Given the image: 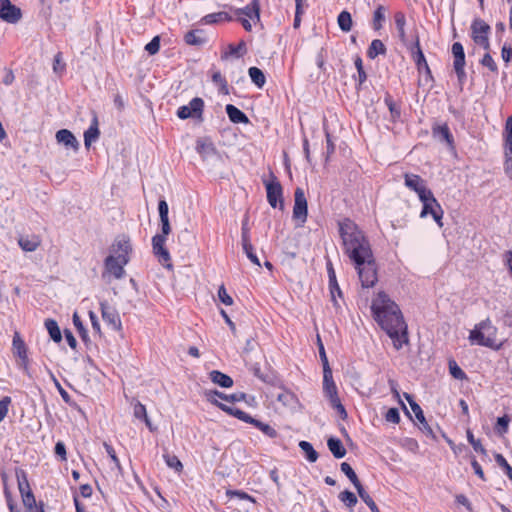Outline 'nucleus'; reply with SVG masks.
I'll list each match as a JSON object with an SVG mask.
<instances>
[{"label": "nucleus", "instance_id": "obj_20", "mask_svg": "<svg viewBox=\"0 0 512 512\" xmlns=\"http://www.w3.org/2000/svg\"><path fill=\"white\" fill-rule=\"evenodd\" d=\"M55 137L57 142L64 145L67 149H72L75 152L79 150L80 144L70 130L61 129L56 132Z\"/></svg>", "mask_w": 512, "mask_h": 512}, {"label": "nucleus", "instance_id": "obj_5", "mask_svg": "<svg viewBox=\"0 0 512 512\" xmlns=\"http://www.w3.org/2000/svg\"><path fill=\"white\" fill-rule=\"evenodd\" d=\"M493 327L490 322L482 321L470 332L469 339L473 343H477L481 346L493 347L495 345V339L490 333Z\"/></svg>", "mask_w": 512, "mask_h": 512}, {"label": "nucleus", "instance_id": "obj_33", "mask_svg": "<svg viewBox=\"0 0 512 512\" xmlns=\"http://www.w3.org/2000/svg\"><path fill=\"white\" fill-rule=\"evenodd\" d=\"M45 327L54 342L59 343L62 340L60 328L55 320L46 319Z\"/></svg>", "mask_w": 512, "mask_h": 512}, {"label": "nucleus", "instance_id": "obj_4", "mask_svg": "<svg viewBox=\"0 0 512 512\" xmlns=\"http://www.w3.org/2000/svg\"><path fill=\"white\" fill-rule=\"evenodd\" d=\"M129 263L127 258L123 256L114 257L112 255H108L104 260V271L102 273V278L105 279L108 277H113L114 279H122L126 275V271L124 267Z\"/></svg>", "mask_w": 512, "mask_h": 512}, {"label": "nucleus", "instance_id": "obj_21", "mask_svg": "<svg viewBox=\"0 0 512 512\" xmlns=\"http://www.w3.org/2000/svg\"><path fill=\"white\" fill-rule=\"evenodd\" d=\"M420 201L423 204L420 217L424 218L427 215H433V213H436L438 209H441V205L437 201V199L434 197L432 191L430 192V195H425L423 198H420Z\"/></svg>", "mask_w": 512, "mask_h": 512}, {"label": "nucleus", "instance_id": "obj_26", "mask_svg": "<svg viewBox=\"0 0 512 512\" xmlns=\"http://www.w3.org/2000/svg\"><path fill=\"white\" fill-rule=\"evenodd\" d=\"M18 243L22 250L26 252H33L40 246L41 239L36 235H32L31 237H20Z\"/></svg>", "mask_w": 512, "mask_h": 512}, {"label": "nucleus", "instance_id": "obj_58", "mask_svg": "<svg viewBox=\"0 0 512 512\" xmlns=\"http://www.w3.org/2000/svg\"><path fill=\"white\" fill-rule=\"evenodd\" d=\"M354 63L358 72V84L362 85L367 79V74L364 70L361 57L357 56Z\"/></svg>", "mask_w": 512, "mask_h": 512}, {"label": "nucleus", "instance_id": "obj_56", "mask_svg": "<svg viewBox=\"0 0 512 512\" xmlns=\"http://www.w3.org/2000/svg\"><path fill=\"white\" fill-rule=\"evenodd\" d=\"M242 247H243V250L246 254V256L248 257V259L255 265L257 266H261L260 264V261H259V258L257 257V255L254 253V248L251 244V241L247 242V246L245 245V243H242Z\"/></svg>", "mask_w": 512, "mask_h": 512}, {"label": "nucleus", "instance_id": "obj_48", "mask_svg": "<svg viewBox=\"0 0 512 512\" xmlns=\"http://www.w3.org/2000/svg\"><path fill=\"white\" fill-rule=\"evenodd\" d=\"M385 20V8L382 5H379L373 14V28L374 30H380L382 28V23Z\"/></svg>", "mask_w": 512, "mask_h": 512}, {"label": "nucleus", "instance_id": "obj_39", "mask_svg": "<svg viewBox=\"0 0 512 512\" xmlns=\"http://www.w3.org/2000/svg\"><path fill=\"white\" fill-rule=\"evenodd\" d=\"M253 426L259 429L262 433H264L269 438H276L278 436V432L269 424L263 423L255 418H253V422H250Z\"/></svg>", "mask_w": 512, "mask_h": 512}, {"label": "nucleus", "instance_id": "obj_37", "mask_svg": "<svg viewBox=\"0 0 512 512\" xmlns=\"http://www.w3.org/2000/svg\"><path fill=\"white\" fill-rule=\"evenodd\" d=\"M248 74L252 80V82L258 87L262 88L266 82L265 75L263 71L257 67H250L248 69Z\"/></svg>", "mask_w": 512, "mask_h": 512}, {"label": "nucleus", "instance_id": "obj_38", "mask_svg": "<svg viewBox=\"0 0 512 512\" xmlns=\"http://www.w3.org/2000/svg\"><path fill=\"white\" fill-rule=\"evenodd\" d=\"M340 468H341V471L348 477V479L352 482V484L354 485V487L356 488V490L358 489V487H361L362 484L360 482V480L358 479L355 471L353 470V468L350 466V464H348L347 462H343L341 463L340 465Z\"/></svg>", "mask_w": 512, "mask_h": 512}, {"label": "nucleus", "instance_id": "obj_62", "mask_svg": "<svg viewBox=\"0 0 512 512\" xmlns=\"http://www.w3.org/2000/svg\"><path fill=\"white\" fill-rule=\"evenodd\" d=\"M385 420L387 422L398 424L400 422V413L397 408H390L385 414Z\"/></svg>", "mask_w": 512, "mask_h": 512}, {"label": "nucleus", "instance_id": "obj_61", "mask_svg": "<svg viewBox=\"0 0 512 512\" xmlns=\"http://www.w3.org/2000/svg\"><path fill=\"white\" fill-rule=\"evenodd\" d=\"M218 298L223 304L227 306H230L234 303L233 298L227 293L224 285H221L218 289Z\"/></svg>", "mask_w": 512, "mask_h": 512}, {"label": "nucleus", "instance_id": "obj_7", "mask_svg": "<svg viewBox=\"0 0 512 512\" xmlns=\"http://www.w3.org/2000/svg\"><path fill=\"white\" fill-rule=\"evenodd\" d=\"M308 206L304 190L297 187L294 192L293 219L298 221V227H302L307 220Z\"/></svg>", "mask_w": 512, "mask_h": 512}, {"label": "nucleus", "instance_id": "obj_2", "mask_svg": "<svg viewBox=\"0 0 512 512\" xmlns=\"http://www.w3.org/2000/svg\"><path fill=\"white\" fill-rule=\"evenodd\" d=\"M371 310L379 326L392 339L393 346L400 350L409 343L407 324L399 306L383 291L372 300Z\"/></svg>", "mask_w": 512, "mask_h": 512}, {"label": "nucleus", "instance_id": "obj_49", "mask_svg": "<svg viewBox=\"0 0 512 512\" xmlns=\"http://www.w3.org/2000/svg\"><path fill=\"white\" fill-rule=\"evenodd\" d=\"M384 102H385L386 106L388 107V109L390 111L391 118L393 120L399 119L400 116H401V110H400V107L392 99V97L390 95H387L384 98Z\"/></svg>", "mask_w": 512, "mask_h": 512}, {"label": "nucleus", "instance_id": "obj_28", "mask_svg": "<svg viewBox=\"0 0 512 512\" xmlns=\"http://www.w3.org/2000/svg\"><path fill=\"white\" fill-rule=\"evenodd\" d=\"M15 475L17 479L18 490L21 496L26 494L27 491H32L27 478V473L23 469L16 468Z\"/></svg>", "mask_w": 512, "mask_h": 512}, {"label": "nucleus", "instance_id": "obj_32", "mask_svg": "<svg viewBox=\"0 0 512 512\" xmlns=\"http://www.w3.org/2000/svg\"><path fill=\"white\" fill-rule=\"evenodd\" d=\"M395 25L398 30V36L402 43H406V32H405V25H406V17L405 14L401 11L396 12L394 15Z\"/></svg>", "mask_w": 512, "mask_h": 512}, {"label": "nucleus", "instance_id": "obj_51", "mask_svg": "<svg viewBox=\"0 0 512 512\" xmlns=\"http://www.w3.org/2000/svg\"><path fill=\"white\" fill-rule=\"evenodd\" d=\"M504 170L506 175L512 180V150L509 146H504Z\"/></svg>", "mask_w": 512, "mask_h": 512}, {"label": "nucleus", "instance_id": "obj_47", "mask_svg": "<svg viewBox=\"0 0 512 512\" xmlns=\"http://www.w3.org/2000/svg\"><path fill=\"white\" fill-rule=\"evenodd\" d=\"M357 493L359 497L362 499V501L365 502V504L370 508L372 512H379L376 503L374 502L372 497L365 491L363 486L358 487Z\"/></svg>", "mask_w": 512, "mask_h": 512}, {"label": "nucleus", "instance_id": "obj_63", "mask_svg": "<svg viewBox=\"0 0 512 512\" xmlns=\"http://www.w3.org/2000/svg\"><path fill=\"white\" fill-rule=\"evenodd\" d=\"M50 375L63 401L65 403H70V395L68 392L61 386L60 382L56 379L51 371Z\"/></svg>", "mask_w": 512, "mask_h": 512}, {"label": "nucleus", "instance_id": "obj_41", "mask_svg": "<svg viewBox=\"0 0 512 512\" xmlns=\"http://www.w3.org/2000/svg\"><path fill=\"white\" fill-rule=\"evenodd\" d=\"M24 507L28 512L38 511L39 503L37 504L35 496L32 491H27L26 494L21 496Z\"/></svg>", "mask_w": 512, "mask_h": 512}, {"label": "nucleus", "instance_id": "obj_64", "mask_svg": "<svg viewBox=\"0 0 512 512\" xmlns=\"http://www.w3.org/2000/svg\"><path fill=\"white\" fill-rule=\"evenodd\" d=\"M472 39L477 45L483 47L485 50L490 49L488 35L472 34Z\"/></svg>", "mask_w": 512, "mask_h": 512}, {"label": "nucleus", "instance_id": "obj_18", "mask_svg": "<svg viewBox=\"0 0 512 512\" xmlns=\"http://www.w3.org/2000/svg\"><path fill=\"white\" fill-rule=\"evenodd\" d=\"M101 313L105 323L111 326L112 329L116 331H120L122 329L119 313L113 307L106 303H101Z\"/></svg>", "mask_w": 512, "mask_h": 512}, {"label": "nucleus", "instance_id": "obj_25", "mask_svg": "<svg viewBox=\"0 0 512 512\" xmlns=\"http://www.w3.org/2000/svg\"><path fill=\"white\" fill-rule=\"evenodd\" d=\"M327 446L333 456L337 459H341L346 455V449L342 444L341 440L336 437H330L327 440Z\"/></svg>", "mask_w": 512, "mask_h": 512}, {"label": "nucleus", "instance_id": "obj_44", "mask_svg": "<svg viewBox=\"0 0 512 512\" xmlns=\"http://www.w3.org/2000/svg\"><path fill=\"white\" fill-rule=\"evenodd\" d=\"M211 78L212 82L219 87L221 93L228 94V83L220 71H213Z\"/></svg>", "mask_w": 512, "mask_h": 512}, {"label": "nucleus", "instance_id": "obj_55", "mask_svg": "<svg viewBox=\"0 0 512 512\" xmlns=\"http://www.w3.org/2000/svg\"><path fill=\"white\" fill-rule=\"evenodd\" d=\"M504 146H509L512 150V115L507 118L505 123Z\"/></svg>", "mask_w": 512, "mask_h": 512}, {"label": "nucleus", "instance_id": "obj_11", "mask_svg": "<svg viewBox=\"0 0 512 512\" xmlns=\"http://www.w3.org/2000/svg\"><path fill=\"white\" fill-rule=\"evenodd\" d=\"M12 349L13 354L20 359V367L28 376H30L27 346L18 332H15L13 336Z\"/></svg>", "mask_w": 512, "mask_h": 512}, {"label": "nucleus", "instance_id": "obj_8", "mask_svg": "<svg viewBox=\"0 0 512 512\" xmlns=\"http://www.w3.org/2000/svg\"><path fill=\"white\" fill-rule=\"evenodd\" d=\"M451 52L454 58L453 68L457 75L458 82L462 85L467 78L465 72V52L464 47L460 42H454L452 44Z\"/></svg>", "mask_w": 512, "mask_h": 512}, {"label": "nucleus", "instance_id": "obj_29", "mask_svg": "<svg viewBox=\"0 0 512 512\" xmlns=\"http://www.w3.org/2000/svg\"><path fill=\"white\" fill-rule=\"evenodd\" d=\"M202 34L203 30H190L185 34L184 40L188 45L200 46L206 42V39L201 36Z\"/></svg>", "mask_w": 512, "mask_h": 512}, {"label": "nucleus", "instance_id": "obj_57", "mask_svg": "<svg viewBox=\"0 0 512 512\" xmlns=\"http://www.w3.org/2000/svg\"><path fill=\"white\" fill-rule=\"evenodd\" d=\"M495 461L501 468L504 469L507 477L512 481V467L509 465L504 456L502 454H496Z\"/></svg>", "mask_w": 512, "mask_h": 512}, {"label": "nucleus", "instance_id": "obj_45", "mask_svg": "<svg viewBox=\"0 0 512 512\" xmlns=\"http://www.w3.org/2000/svg\"><path fill=\"white\" fill-rule=\"evenodd\" d=\"M339 499L342 501L351 511L353 507L357 504L358 499L356 495L349 491L345 490L339 494Z\"/></svg>", "mask_w": 512, "mask_h": 512}, {"label": "nucleus", "instance_id": "obj_36", "mask_svg": "<svg viewBox=\"0 0 512 512\" xmlns=\"http://www.w3.org/2000/svg\"><path fill=\"white\" fill-rule=\"evenodd\" d=\"M299 447L305 453L306 459L309 462L314 463L317 461L319 455L310 442L302 440L299 442Z\"/></svg>", "mask_w": 512, "mask_h": 512}, {"label": "nucleus", "instance_id": "obj_10", "mask_svg": "<svg viewBox=\"0 0 512 512\" xmlns=\"http://www.w3.org/2000/svg\"><path fill=\"white\" fill-rule=\"evenodd\" d=\"M204 110V101L200 97L193 98L188 105L180 106L177 110V116L182 119L202 118Z\"/></svg>", "mask_w": 512, "mask_h": 512}, {"label": "nucleus", "instance_id": "obj_12", "mask_svg": "<svg viewBox=\"0 0 512 512\" xmlns=\"http://www.w3.org/2000/svg\"><path fill=\"white\" fill-rule=\"evenodd\" d=\"M22 18V11L11 0H0V19L9 24H16Z\"/></svg>", "mask_w": 512, "mask_h": 512}, {"label": "nucleus", "instance_id": "obj_24", "mask_svg": "<svg viewBox=\"0 0 512 512\" xmlns=\"http://www.w3.org/2000/svg\"><path fill=\"white\" fill-rule=\"evenodd\" d=\"M210 380L223 388H229L233 385V379L221 371L213 370L209 373Z\"/></svg>", "mask_w": 512, "mask_h": 512}, {"label": "nucleus", "instance_id": "obj_54", "mask_svg": "<svg viewBox=\"0 0 512 512\" xmlns=\"http://www.w3.org/2000/svg\"><path fill=\"white\" fill-rule=\"evenodd\" d=\"M132 405L133 415L136 419L142 420L143 418H146L147 411L145 405H143L140 401L135 399L132 401Z\"/></svg>", "mask_w": 512, "mask_h": 512}, {"label": "nucleus", "instance_id": "obj_1", "mask_svg": "<svg viewBox=\"0 0 512 512\" xmlns=\"http://www.w3.org/2000/svg\"><path fill=\"white\" fill-rule=\"evenodd\" d=\"M344 254L357 271L362 288H372L378 281L377 264L369 239L350 218L338 222Z\"/></svg>", "mask_w": 512, "mask_h": 512}, {"label": "nucleus", "instance_id": "obj_43", "mask_svg": "<svg viewBox=\"0 0 512 512\" xmlns=\"http://www.w3.org/2000/svg\"><path fill=\"white\" fill-rule=\"evenodd\" d=\"M229 52H225L221 58L226 59L228 56L233 55L236 57L242 56L246 52V43L244 41H240L238 45L230 44L228 46Z\"/></svg>", "mask_w": 512, "mask_h": 512}, {"label": "nucleus", "instance_id": "obj_59", "mask_svg": "<svg viewBox=\"0 0 512 512\" xmlns=\"http://www.w3.org/2000/svg\"><path fill=\"white\" fill-rule=\"evenodd\" d=\"M160 49V36L157 35L152 38V40L146 44L145 51L148 52L150 55H155L159 52Z\"/></svg>", "mask_w": 512, "mask_h": 512}, {"label": "nucleus", "instance_id": "obj_3", "mask_svg": "<svg viewBox=\"0 0 512 512\" xmlns=\"http://www.w3.org/2000/svg\"><path fill=\"white\" fill-rule=\"evenodd\" d=\"M235 14L237 15L238 21L242 24L243 28L248 32L251 31L252 25L250 21H253L254 23L260 21V1L252 0L244 8L236 9Z\"/></svg>", "mask_w": 512, "mask_h": 512}, {"label": "nucleus", "instance_id": "obj_9", "mask_svg": "<svg viewBox=\"0 0 512 512\" xmlns=\"http://www.w3.org/2000/svg\"><path fill=\"white\" fill-rule=\"evenodd\" d=\"M166 242V236L162 234H156L152 238V248L153 253L157 257L159 263L168 268L171 269L173 267L171 263V257L169 251L165 247Z\"/></svg>", "mask_w": 512, "mask_h": 512}, {"label": "nucleus", "instance_id": "obj_52", "mask_svg": "<svg viewBox=\"0 0 512 512\" xmlns=\"http://www.w3.org/2000/svg\"><path fill=\"white\" fill-rule=\"evenodd\" d=\"M467 440L472 445L473 449L477 453L486 454V449L481 444V441L479 439H475L472 431L470 429L466 432Z\"/></svg>", "mask_w": 512, "mask_h": 512}, {"label": "nucleus", "instance_id": "obj_17", "mask_svg": "<svg viewBox=\"0 0 512 512\" xmlns=\"http://www.w3.org/2000/svg\"><path fill=\"white\" fill-rule=\"evenodd\" d=\"M411 51L413 53V59L415 61L417 69L420 72L425 71L426 76L432 80V73L420 47V41L418 36H416L415 38V43L412 45Z\"/></svg>", "mask_w": 512, "mask_h": 512}, {"label": "nucleus", "instance_id": "obj_16", "mask_svg": "<svg viewBox=\"0 0 512 512\" xmlns=\"http://www.w3.org/2000/svg\"><path fill=\"white\" fill-rule=\"evenodd\" d=\"M404 397L405 399L408 401L413 413L415 414V417L416 419L419 421L420 423V429L428 434V435H433V431H432V428L430 427V425L428 424V422L426 421V418L424 416V413H423V410L422 408L420 407V405L418 403L415 402L414 398L412 395H410L409 393H404Z\"/></svg>", "mask_w": 512, "mask_h": 512}, {"label": "nucleus", "instance_id": "obj_60", "mask_svg": "<svg viewBox=\"0 0 512 512\" xmlns=\"http://www.w3.org/2000/svg\"><path fill=\"white\" fill-rule=\"evenodd\" d=\"M481 65L487 67L492 72H498V66L490 53L484 54L483 58L480 61Z\"/></svg>", "mask_w": 512, "mask_h": 512}, {"label": "nucleus", "instance_id": "obj_53", "mask_svg": "<svg viewBox=\"0 0 512 512\" xmlns=\"http://www.w3.org/2000/svg\"><path fill=\"white\" fill-rule=\"evenodd\" d=\"M73 324L76 327L82 340L87 341L88 332H87L86 328L84 327L83 322H82L81 318L79 317V315L77 314V312H75L73 314Z\"/></svg>", "mask_w": 512, "mask_h": 512}, {"label": "nucleus", "instance_id": "obj_14", "mask_svg": "<svg viewBox=\"0 0 512 512\" xmlns=\"http://www.w3.org/2000/svg\"><path fill=\"white\" fill-rule=\"evenodd\" d=\"M204 395L206 397V399L212 403L213 405L217 406L219 405V401L216 399V397L222 399V400H225L227 402H240V401H244L246 399V394L243 393V392H236V393H233V394H230V395H227L223 392H220L216 389L214 390H206L204 392Z\"/></svg>", "mask_w": 512, "mask_h": 512}, {"label": "nucleus", "instance_id": "obj_46", "mask_svg": "<svg viewBox=\"0 0 512 512\" xmlns=\"http://www.w3.org/2000/svg\"><path fill=\"white\" fill-rule=\"evenodd\" d=\"M449 372L451 376L457 380H464L467 378L466 373L459 367L454 359H450L448 362Z\"/></svg>", "mask_w": 512, "mask_h": 512}, {"label": "nucleus", "instance_id": "obj_42", "mask_svg": "<svg viewBox=\"0 0 512 512\" xmlns=\"http://www.w3.org/2000/svg\"><path fill=\"white\" fill-rule=\"evenodd\" d=\"M196 150L200 155L204 157L216 153V149L211 142H207L201 139L197 140L196 142Z\"/></svg>", "mask_w": 512, "mask_h": 512}, {"label": "nucleus", "instance_id": "obj_22", "mask_svg": "<svg viewBox=\"0 0 512 512\" xmlns=\"http://www.w3.org/2000/svg\"><path fill=\"white\" fill-rule=\"evenodd\" d=\"M225 111L229 117V120L232 122V123H235V124H248L249 123V118L247 117V115L241 111L239 108H237L236 106L232 105V104H227L226 107H225Z\"/></svg>", "mask_w": 512, "mask_h": 512}, {"label": "nucleus", "instance_id": "obj_19", "mask_svg": "<svg viewBox=\"0 0 512 512\" xmlns=\"http://www.w3.org/2000/svg\"><path fill=\"white\" fill-rule=\"evenodd\" d=\"M323 392L330 403L339 399L337 387L332 376V370H326L323 373Z\"/></svg>", "mask_w": 512, "mask_h": 512}, {"label": "nucleus", "instance_id": "obj_13", "mask_svg": "<svg viewBox=\"0 0 512 512\" xmlns=\"http://www.w3.org/2000/svg\"><path fill=\"white\" fill-rule=\"evenodd\" d=\"M404 180L406 187L417 193L419 199L423 198L425 195H430L431 190L427 188L425 180H423L419 175L406 173L404 175Z\"/></svg>", "mask_w": 512, "mask_h": 512}, {"label": "nucleus", "instance_id": "obj_30", "mask_svg": "<svg viewBox=\"0 0 512 512\" xmlns=\"http://www.w3.org/2000/svg\"><path fill=\"white\" fill-rule=\"evenodd\" d=\"M433 136L441 141H445L447 144L452 145L453 136L449 130V127L444 124L433 128Z\"/></svg>", "mask_w": 512, "mask_h": 512}, {"label": "nucleus", "instance_id": "obj_40", "mask_svg": "<svg viewBox=\"0 0 512 512\" xmlns=\"http://www.w3.org/2000/svg\"><path fill=\"white\" fill-rule=\"evenodd\" d=\"M471 30L472 34L488 35L491 28L484 20L476 18L472 22Z\"/></svg>", "mask_w": 512, "mask_h": 512}, {"label": "nucleus", "instance_id": "obj_35", "mask_svg": "<svg viewBox=\"0 0 512 512\" xmlns=\"http://www.w3.org/2000/svg\"><path fill=\"white\" fill-rule=\"evenodd\" d=\"M337 22H338L339 28L343 32H349L352 29V25H353L352 17H351V14L346 10L340 12V14L337 17Z\"/></svg>", "mask_w": 512, "mask_h": 512}, {"label": "nucleus", "instance_id": "obj_34", "mask_svg": "<svg viewBox=\"0 0 512 512\" xmlns=\"http://www.w3.org/2000/svg\"><path fill=\"white\" fill-rule=\"evenodd\" d=\"M232 17L227 12H217L207 14L202 18V22L205 24H215L223 21H231Z\"/></svg>", "mask_w": 512, "mask_h": 512}, {"label": "nucleus", "instance_id": "obj_31", "mask_svg": "<svg viewBox=\"0 0 512 512\" xmlns=\"http://www.w3.org/2000/svg\"><path fill=\"white\" fill-rule=\"evenodd\" d=\"M386 52L384 43L380 39H374L367 50V56L370 59H375L378 55H385Z\"/></svg>", "mask_w": 512, "mask_h": 512}, {"label": "nucleus", "instance_id": "obj_6", "mask_svg": "<svg viewBox=\"0 0 512 512\" xmlns=\"http://www.w3.org/2000/svg\"><path fill=\"white\" fill-rule=\"evenodd\" d=\"M267 201L271 207L276 208L279 203L280 209H283V188L279 180L274 174H271L270 180L265 181Z\"/></svg>", "mask_w": 512, "mask_h": 512}, {"label": "nucleus", "instance_id": "obj_50", "mask_svg": "<svg viewBox=\"0 0 512 512\" xmlns=\"http://www.w3.org/2000/svg\"><path fill=\"white\" fill-rule=\"evenodd\" d=\"M163 458L168 467L174 469L177 472L182 471L183 465L177 456L166 453L163 455Z\"/></svg>", "mask_w": 512, "mask_h": 512}, {"label": "nucleus", "instance_id": "obj_23", "mask_svg": "<svg viewBox=\"0 0 512 512\" xmlns=\"http://www.w3.org/2000/svg\"><path fill=\"white\" fill-rule=\"evenodd\" d=\"M218 408L221 409L222 411H224L225 413H227L231 416H234L237 419H239L245 423L250 424V422H253V417L251 415H249L248 413H246L238 408L228 406L224 403H219Z\"/></svg>", "mask_w": 512, "mask_h": 512}, {"label": "nucleus", "instance_id": "obj_15", "mask_svg": "<svg viewBox=\"0 0 512 512\" xmlns=\"http://www.w3.org/2000/svg\"><path fill=\"white\" fill-rule=\"evenodd\" d=\"M110 252V255L114 257H120L124 255V258H127L128 261H130L132 245L130 243L129 237L125 235L117 237L110 247Z\"/></svg>", "mask_w": 512, "mask_h": 512}, {"label": "nucleus", "instance_id": "obj_27", "mask_svg": "<svg viewBox=\"0 0 512 512\" xmlns=\"http://www.w3.org/2000/svg\"><path fill=\"white\" fill-rule=\"evenodd\" d=\"M100 135V131L98 129V121L97 118L94 117L92 124L90 127L84 132V144L88 148L92 142L96 141Z\"/></svg>", "mask_w": 512, "mask_h": 512}]
</instances>
